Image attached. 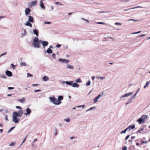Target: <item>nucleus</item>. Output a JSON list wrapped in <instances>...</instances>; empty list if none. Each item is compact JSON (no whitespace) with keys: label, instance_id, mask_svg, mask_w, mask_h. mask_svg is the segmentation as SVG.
Returning <instances> with one entry per match:
<instances>
[{"label":"nucleus","instance_id":"nucleus-1","mask_svg":"<svg viewBox=\"0 0 150 150\" xmlns=\"http://www.w3.org/2000/svg\"><path fill=\"white\" fill-rule=\"evenodd\" d=\"M40 40H39L37 37H35L33 40V42L32 43L34 47L36 48H40Z\"/></svg>","mask_w":150,"mask_h":150},{"label":"nucleus","instance_id":"nucleus-2","mask_svg":"<svg viewBox=\"0 0 150 150\" xmlns=\"http://www.w3.org/2000/svg\"><path fill=\"white\" fill-rule=\"evenodd\" d=\"M49 99L50 100V101L53 103L54 104L56 105H59L58 104V100L56 98L54 97H50Z\"/></svg>","mask_w":150,"mask_h":150},{"label":"nucleus","instance_id":"nucleus-3","mask_svg":"<svg viewBox=\"0 0 150 150\" xmlns=\"http://www.w3.org/2000/svg\"><path fill=\"white\" fill-rule=\"evenodd\" d=\"M17 116L13 113L12 115L13 121L15 123H17L20 120V119L17 117Z\"/></svg>","mask_w":150,"mask_h":150},{"label":"nucleus","instance_id":"nucleus-4","mask_svg":"<svg viewBox=\"0 0 150 150\" xmlns=\"http://www.w3.org/2000/svg\"><path fill=\"white\" fill-rule=\"evenodd\" d=\"M23 112L22 110H19L18 112H14L13 113L15 115H16L17 117H20L23 115Z\"/></svg>","mask_w":150,"mask_h":150},{"label":"nucleus","instance_id":"nucleus-5","mask_svg":"<svg viewBox=\"0 0 150 150\" xmlns=\"http://www.w3.org/2000/svg\"><path fill=\"white\" fill-rule=\"evenodd\" d=\"M37 4V0L33 1L29 4V6L30 7H32L34 6Z\"/></svg>","mask_w":150,"mask_h":150},{"label":"nucleus","instance_id":"nucleus-6","mask_svg":"<svg viewBox=\"0 0 150 150\" xmlns=\"http://www.w3.org/2000/svg\"><path fill=\"white\" fill-rule=\"evenodd\" d=\"M40 43L43 47L45 48L48 45V42L47 41L40 40Z\"/></svg>","mask_w":150,"mask_h":150},{"label":"nucleus","instance_id":"nucleus-7","mask_svg":"<svg viewBox=\"0 0 150 150\" xmlns=\"http://www.w3.org/2000/svg\"><path fill=\"white\" fill-rule=\"evenodd\" d=\"M134 97L132 96L130 98H129L127 102L125 103L126 105H127L130 104L133 102V100L134 99Z\"/></svg>","mask_w":150,"mask_h":150},{"label":"nucleus","instance_id":"nucleus-8","mask_svg":"<svg viewBox=\"0 0 150 150\" xmlns=\"http://www.w3.org/2000/svg\"><path fill=\"white\" fill-rule=\"evenodd\" d=\"M58 61L60 62L66 64H67L69 62V60H68L61 58L59 59Z\"/></svg>","mask_w":150,"mask_h":150},{"label":"nucleus","instance_id":"nucleus-9","mask_svg":"<svg viewBox=\"0 0 150 150\" xmlns=\"http://www.w3.org/2000/svg\"><path fill=\"white\" fill-rule=\"evenodd\" d=\"M132 94H133L132 92H129V93H127L125 94L124 95L122 96H121V97H120V99H121L123 98L128 97L129 96L132 95Z\"/></svg>","mask_w":150,"mask_h":150},{"label":"nucleus","instance_id":"nucleus-10","mask_svg":"<svg viewBox=\"0 0 150 150\" xmlns=\"http://www.w3.org/2000/svg\"><path fill=\"white\" fill-rule=\"evenodd\" d=\"M27 35V32L26 30L24 29H23L22 30V33L21 34V37L23 38Z\"/></svg>","mask_w":150,"mask_h":150},{"label":"nucleus","instance_id":"nucleus-11","mask_svg":"<svg viewBox=\"0 0 150 150\" xmlns=\"http://www.w3.org/2000/svg\"><path fill=\"white\" fill-rule=\"evenodd\" d=\"M31 9L29 8H25V15L27 16L30 14V12H31Z\"/></svg>","mask_w":150,"mask_h":150},{"label":"nucleus","instance_id":"nucleus-12","mask_svg":"<svg viewBox=\"0 0 150 150\" xmlns=\"http://www.w3.org/2000/svg\"><path fill=\"white\" fill-rule=\"evenodd\" d=\"M6 75L8 76L11 77L13 76L12 72L8 70H6L5 72Z\"/></svg>","mask_w":150,"mask_h":150},{"label":"nucleus","instance_id":"nucleus-13","mask_svg":"<svg viewBox=\"0 0 150 150\" xmlns=\"http://www.w3.org/2000/svg\"><path fill=\"white\" fill-rule=\"evenodd\" d=\"M26 113H24V115H27L30 114L31 112V110L28 108H26Z\"/></svg>","mask_w":150,"mask_h":150},{"label":"nucleus","instance_id":"nucleus-14","mask_svg":"<svg viewBox=\"0 0 150 150\" xmlns=\"http://www.w3.org/2000/svg\"><path fill=\"white\" fill-rule=\"evenodd\" d=\"M103 94V93H102V94H100L98 96H97L95 99H94V103H96L98 101V99Z\"/></svg>","mask_w":150,"mask_h":150},{"label":"nucleus","instance_id":"nucleus-15","mask_svg":"<svg viewBox=\"0 0 150 150\" xmlns=\"http://www.w3.org/2000/svg\"><path fill=\"white\" fill-rule=\"evenodd\" d=\"M57 99L58 100V104L60 105L62 103L61 101L63 99V97L62 96H60L58 97Z\"/></svg>","mask_w":150,"mask_h":150},{"label":"nucleus","instance_id":"nucleus-16","mask_svg":"<svg viewBox=\"0 0 150 150\" xmlns=\"http://www.w3.org/2000/svg\"><path fill=\"white\" fill-rule=\"evenodd\" d=\"M40 5L41 8L43 10H45V6H44V4L42 1H40Z\"/></svg>","mask_w":150,"mask_h":150},{"label":"nucleus","instance_id":"nucleus-17","mask_svg":"<svg viewBox=\"0 0 150 150\" xmlns=\"http://www.w3.org/2000/svg\"><path fill=\"white\" fill-rule=\"evenodd\" d=\"M28 21L31 23L33 22V18L32 16H28Z\"/></svg>","mask_w":150,"mask_h":150},{"label":"nucleus","instance_id":"nucleus-18","mask_svg":"<svg viewBox=\"0 0 150 150\" xmlns=\"http://www.w3.org/2000/svg\"><path fill=\"white\" fill-rule=\"evenodd\" d=\"M137 121L138 122L139 124L143 123L144 122V120H143L141 117L137 120Z\"/></svg>","mask_w":150,"mask_h":150},{"label":"nucleus","instance_id":"nucleus-19","mask_svg":"<svg viewBox=\"0 0 150 150\" xmlns=\"http://www.w3.org/2000/svg\"><path fill=\"white\" fill-rule=\"evenodd\" d=\"M66 67L68 69H69L71 70L74 69V67L71 64H68L66 66Z\"/></svg>","mask_w":150,"mask_h":150},{"label":"nucleus","instance_id":"nucleus-20","mask_svg":"<svg viewBox=\"0 0 150 150\" xmlns=\"http://www.w3.org/2000/svg\"><path fill=\"white\" fill-rule=\"evenodd\" d=\"M72 87L74 88H79V84L76 83H73Z\"/></svg>","mask_w":150,"mask_h":150},{"label":"nucleus","instance_id":"nucleus-21","mask_svg":"<svg viewBox=\"0 0 150 150\" xmlns=\"http://www.w3.org/2000/svg\"><path fill=\"white\" fill-rule=\"evenodd\" d=\"M135 128V125H130L128 127L129 131H130L131 129H133Z\"/></svg>","mask_w":150,"mask_h":150},{"label":"nucleus","instance_id":"nucleus-22","mask_svg":"<svg viewBox=\"0 0 150 150\" xmlns=\"http://www.w3.org/2000/svg\"><path fill=\"white\" fill-rule=\"evenodd\" d=\"M142 8L143 7H142V6H137V7H133V8H129L128 9H125V11H127L128 10H129L132 9H135V8Z\"/></svg>","mask_w":150,"mask_h":150},{"label":"nucleus","instance_id":"nucleus-23","mask_svg":"<svg viewBox=\"0 0 150 150\" xmlns=\"http://www.w3.org/2000/svg\"><path fill=\"white\" fill-rule=\"evenodd\" d=\"M17 100L19 101L21 103H24L25 101V98H23L21 99H17Z\"/></svg>","mask_w":150,"mask_h":150},{"label":"nucleus","instance_id":"nucleus-24","mask_svg":"<svg viewBox=\"0 0 150 150\" xmlns=\"http://www.w3.org/2000/svg\"><path fill=\"white\" fill-rule=\"evenodd\" d=\"M141 118L143 120H144V122H145L146 119L147 118V115H143L141 116Z\"/></svg>","mask_w":150,"mask_h":150},{"label":"nucleus","instance_id":"nucleus-25","mask_svg":"<svg viewBox=\"0 0 150 150\" xmlns=\"http://www.w3.org/2000/svg\"><path fill=\"white\" fill-rule=\"evenodd\" d=\"M73 83V81H67V82H66V84L70 86H72Z\"/></svg>","mask_w":150,"mask_h":150},{"label":"nucleus","instance_id":"nucleus-26","mask_svg":"<svg viewBox=\"0 0 150 150\" xmlns=\"http://www.w3.org/2000/svg\"><path fill=\"white\" fill-rule=\"evenodd\" d=\"M42 80L45 81H47L49 80V77L47 76H44L42 78Z\"/></svg>","mask_w":150,"mask_h":150},{"label":"nucleus","instance_id":"nucleus-27","mask_svg":"<svg viewBox=\"0 0 150 150\" xmlns=\"http://www.w3.org/2000/svg\"><path fill=\"white\" fill-rule=\"evenodd\" d=\"M31 22H26L25 23V25L26 26H28L30 27H32V24L31 23Z\"/></svg>","mask_w":150,"mask_h":150},{"label":"nucleus","instance_id":"nucleus-28","mask_svg":"<svg viewBox=\"0 0 150 150\" xmlns=\"http://www.w3.org/2000/svg\"><path fill=\"white\" fill-rule=\"evenodd\" d=\"M33 33L35 34L37 36V37L38 36V30L36 29H34L33 30Z\"/></svg>","mask_w":150,"mask_h":150},{"label":"nucleus","instance_id":"nucleus-29","mask_svg":"<svg viewBox=\"0 0 150 150\" xmlns=\"http://www.w3.org/2000/svg\"><path fill=\"white\" fill-rule=\"evenodd\" d=\"M46 52L48 54H51L52 52V50L51 49L48 48Z\"/></svg>","mask_w":150,"mask_h":150},{"label":"nucleus","instance_id":"nucleus-30","mask_svg":"<svg viewBox=\"0 0 150 150\" xmlns=\"http://www.w3.org/2000/svg\"><path fill=\"white\" fill-rule=\"evenodd\" d=\"M75 82L76 83H81V80L80 78H78L75 81Z\"/></svg>","mask_w":150,"mask_h":150},{"label":"nucleus","instance_id":"nucleus-31","mask_svg":"<svg viewBox=\"0 0 150 150\" xmlns=\"http://www.w3.org/2000/svg\"><path fill=\"white\" fill-rule=\"evenodd\" d=\"M150 81H147L146 82V85L144 86V88H146L148 86V85L150 84Z\"/></svg>","mask_w":150,"mask_h":150},{"label":"nucleus","instance_id":"nucleus-32","mask_svg":"<svg viewBox=\"0 0 150 150\" xmlns=\"http://www.w3.org/2000/svg\"><path fill=\"white\" fill-rule=\"evenodd\" d=\"M143 130H144V127H142L139 129L138 131H137V133H141V131H143Z\"/></svg>","mask_w":150,"mask_h":150},{"label":"nucleus","instance_id":"nucleus-33","mask_svg":"<svg viewBox=\"0 0 150 150\" xmlns=\"http://www.w3.org/2000/svg\"><path fill=\"white\" fill-rule=\"evenodd\" d=\"M15 126L12 127L7 131V133H10L12 131V130H13L15 128Z\"/></svg>","mask_w":150,"mask_h":150},{"label":"nucleus","instance_id":"nucleus-34","mask_svg":"<svg viewBox=\"0 0 150 150\" xmlns=\"http://www.w3.org/2000/svg\"><path fill=\"white\" fill-rule=\"evenodd\" d=\"M96 109V107L95 106L94 107H91V108H89V109L87 110H86V112H88V111H89V110H95Z\"/></svg>","mask_w":150,"mask_h":150},{"label":"nucleus","instance_id":"nucleus-35","mask_svg":"<svg viewBox=\"0 0 150 150\" xmlns=\"http://www.w3.org/2000/svg\"><path fill=\"white\" fill-rule=\"evenodd\" d=\"M20 64L22 66H26V64L25 62H22L20 63Z\"/></svg>","mask_w":150,"mask_h":150},{"label":"nucleus","instance_id":"nucleus-36","mask_svg":"<svg viewBox=\"0 0 150 150\" xmlns=\"http://www.w3.org/2000/svg\"><path fill=\"white\" fill-rule=\"evenodd\" d=\"M140 88H138L137 89V91L136 92L135 94L133 96H134V97H135V96L137 95V93L139 92V91H140Z\"/></svg>","mask_w":150,"mask_h":150},{"label":"nucleus","instance_id":"nucleus-37","mask_svg":"<svg viewBox=\"0 0 150 150\" xmlns=\"http://www.w3.org/2000/svg\"><path fill=\"white\" fill-rule=\"evenodd\" d=\"M115 25H121L122 24L121 23L119 22H116L115 23Z\"/></svg>","mask_w":150,"mask_h":150},{"label":"nucleus","instance_id":"nucleus-38","mask_svg":"<svg viewBox=\"0 0 150 150\" xmlns=\"http://www.w3.org/2000/svg\"><path fill=\"white\" fill-rule=\"evenodd\" d=\"M91 81L89 80L86 83V85L87 86H89L91 84Z\"/></svg>","mask_w":150,"mask_h":150},{"label":"nucleus","instance_id":"nucleus-39","mask_svg":"<svg viewBox=\"0 0 150 150\" xmlns=\"http://www.w3.org/2000/svg\"><path fill=\"white\" fill-rule=\"evenodd\" d=\"M55 4H57L59 5H62V4L60 2H55Z\"/></svg>","mask_w":150,"mask_h":150},{"label":"nucleus","instance_id":"nucleus-40","mask_svg":"<svg viewBox=\"0 0 150 150\" xmlns=\"http://www.w3.org/2000/svg\"><path fill=\"white\" fill-rule=\"evenodd\" d=\"M15 144V142H12L11 144H10L9 146H13Z\"/></svg>","mask_w":150,"mask_h":150},{"label":"nucleus","instance_id":"nucleus-41","mask_svg":"<svg viewBox=\"0 0 150 150\" xmlns=\"http://www.w3.org/2000/svg\"><path fill=\"white\" fill-rule=\"evenodd\" d=\"M64 120L66 122H68L70 121V119L69 118H68L67 119H64Z\"/></svg>","mask_w":150,"mask_h":150},{"label":"nucleus","instance_id":"nucleus-42","mask_svg":"<svg viewBox=\"0 0 150 150\" xmlns=\"http://www.w3.org/2000/svg\"><path fill=\"white\" fill-rule=\"evenodd\" d=\"M130 0H121V1L123 2H128L130 1Z\"/></svg>","mask_w":150,"mask_h":150},{"label":"nucleus","instance_id":"nucleus-43","mask_svg":"<svg viewBox=\"0 0 150 150\" xmlns=\"http://www.w3.org/2000/svg\"><path fill=\"white\" fill-rule=\"evenodd\" d=\"M11 65L13 69V70L14 69H15V66L14 65V64H13L12 63L11 64Z\"/></svg>","mask_w":150,"mask_h":150},{"label":"nucleus","instance_id":"nucleus-44","mask_svg":"<svg viewBox=\"0 0 150 150\" xmlns=\"http://www.w3.org/2000/svg\"><path fill=\"white\" fill-rule=\"evenodd\" d=\"M141 143L140 144L141 145H142L144 143H147V141H144L143 140H141Z\"/></svg>","mask_w":150,"mask_h":150},{"label":"nucleus","instance_id":"nucleus-45","mask_svg":"<svg viewBox=\"0 0 150 150\" xmlns=\"http://www.w3.org/2000/svg\"><path fill=\"white\" fill-rule=\"evenodd\" d=\"M76 107L77 108H80V107H82V108H83L84 107V105H79L78 106H76Z\"/></svg>","mask_w":150,"mask_h":150},{"label":"nucleus","instance_id":"nucleus-46","mask_svg":"<svg viewBox=\"0 0 150 150\" xmlns=\"http://www.w3.org/2000/svg\"><path fill=\"white\" fill-rule=\"evenodd\" d=\"M109 12V11H99V12L100 13H108Z\"/></svg>","mask_w":150,"mask_h":150},{"label":"nucleus","instance_id":"nucleus-47","mask_svg":"<svg viewBox=\"0 0 150 150\" xmlns=\"http://www.w3.org/2000/svg\"><path fill=\"white\" fill-rule=\"evenodd\" d=\"M97 24H106L104 22H97Z\"/></svg>","mask_w":150,"mask_h":150},{"label":"nucleus","instance_id":"nucleus-48","mask_svg":"<svg viewBox=\"0 0 150 150\" xmlns=\"http://www.w3.org/2000/svg\"><path fill=\"white\" fill-rule=\"evenodd\" d=\"M7 53V52H6L4 53H2L0 55V57H1V56H4V55H5Z\"/></svg>","mask_w":150,"mask_h":150},{"label":"nucleus","instance_id":"nucleus-49","mask_svg":"<svg viewBox=\"0 0 150 150\" xmlns=\"http://www.w3.org/2000/svg\"><path fill=\"white\" fill-rule=\"evenodd\" d=\"M127 147L126 146H124L122 148V150H127Z\"/></svg>","mask_w":150,"mask_h":150},{"label":"nucleus","instance_id":"nucleus-50","mask_svg":"<svg viewBox=\"0 0 150 150\" xmlns=\"http://www.w3.org/2000/svg\"><path fill=\"white\" fill-rule=\"evenodd\" d=\"M14 88V87H8V90H12Z\"/></svg>","mask_w":150,"mask_h":150},{"label":"nucleus","instance_id":"nucleus-51","mask_svg":"<svg viewBox=\"0 0 150 150\" xmlns=\"http://www.w3.org/2000/svg\"><path fill=\"white\" fill-rule=\"evenodd\" d=\"M27 75H28V76H27V77H28L29 76L30 77H32V76H33V75H32L31 74H29V73H27Z\"/></svg>","mask_w":150,"mask_h":150},{"label":"nucleus","instance_id":"nucleus-52","mask_svg":"<svg viewBox=\"0 0 150 150\" xmlns=\"http://www.w3.org/2000/svg\"><path fill=\"white\" fill-rule=\"evenodd\" d=\"M51 23L50 22H45L44 23L45 24H50Z\"/></svg>","mask_w":150,"mask_h":150},{"label":"nucleus","instance_id":"nucleus-53","mask_svg":"<svg viewBox=\"0 0 150 150\" xmlns=\"http://www.w3.org/2000/svg\"><path fill=\"white\" fill-rule=\"evenodd\" d=\"M76 137L74 136L71 137H70V139L72 140L74 139H75Z\"/></svg>","mask_w":150,"mask_h":150},{"label":"nucleus","instance_id":"nucleus-54","mask_svg":"<svg viewBox=\"0 0 150 150\" xmlns=\"http://www.w3.org/2000/svg\"><path fill=\"white\" fill-rule=\"evenodd\" d=\"M61 46V45H60V44H58V45H56L55 46V47H57V48H59Z\"/></svg>","mask_w":150,"mask_h":150},{"label":"nucleus","instance_id":"nucleus-55","mask_svg":"<svg viewBox=\"0 0 150 150\" xmlns=\"http://www.w3.org/2000/svg\"><path fill=\"white\" fill-rule=\"evenodd\" d=\"M52 57L53 58L55 59V54L54 53H53L52 55Z\"/></svg>","mask_w":150,"mask_h":150},{"label":"nucleus","instance_id":"nucleus-56","mask_svg":"<svg viewBox=\"0 0 150 150\" xmlns=\"http://www.w3.org/2000/svg\"><path fill=\"white\" fill-rule=\"evenodd\" d=\"M1 76L3 78H4V79H6V76L4 75V74H3V75H1Z\"/></svg>","mask_w":150,"mask_h":150},{"label":"nucleus","instance_id":"nucleus-57","mask_svg":"<svg viewBox=\"0 0 150 150\" xmlns=\"http://www.w3.org/2000/svg\"><path fill=\"white\" fill-rule=\"evenodd\" d=\"M129 137H130V135H127L126 137V138H125V140H127V139H128V138Z\"/></svg>","mask_w":150,"mask_h":150},{"label":"nucleus","instance_id":"nucleus-58","mask_svg":"<svg viewBox=\"0 0 150 150\" xmlns=\"http://www.w3.org/2000/svg\"><path fill=\"white\" fill-rule=\"evenodd\" d=\"M126 132L125 131V130H124L123 131H122L121 132L120 134H122L123 133H125Z\"/></svg>","mask_w":150,"mask_h":150},{"label":"nucleus","instance_id":"nucleus-59","mask_svg":"<svg viewBox=\"0 0 150 150\" xmlns=\"http://www.w3.org/2000/svg\"><path fill=\"white\" fill-rule=\"evenodd\" d=\"M7 115H5V119L6 120V121H8V118H7Z\"/></svg>","mask_w":150,"mask_h":150},{"label":"nucleus","instance_id":"nucleus-60","mask_svg":"<svg viewBox=\"0 0 150 150\" xmlns=\"http://www.w3.org/2000/svg\"><path fill=\"white\" fill-rule=\"evenodd\" d=\"M4 113H8V110H7V109L4 110Z\"/></svg>","mask_w":150,"mask_h":150},{"label":"nucleus","instance_id":"nucleus-61","mask_svg":"<svg viewBox=\"0 0 150 150\" xmlns=\"http://www.w3.org/2000/svg\"><path fill=\"white\" fill-rule=\"evenodd\" d=\"M13 4H14V5H15V6H17V5L18 4V3H17L16 2V1H14L13 2Z\"/></svg>","mask_w":150,"mask_h":150},{"label":"nucleus","instance_id":"nucleus-62","mask_svg":"<svg viewBox=\"0 0 150 150\" xmlns=\"http://www.w3.org/2000/svg\"><path fill=\"white\" fill-rule=\"evenodd\" d=\"M16 108L19 109H22V108L19 106H16Z\"/></svg>","mask_w":150,"mask_h":150},{"label":"nucleus","instance_id":"nucleus-63","mask_svg":"<svg viewBox=\"0 0 150 150\" xmlns=\"http://www.w3.org/2000/svg\"><path fill=\"white\" fill-rule=\"evenodd\" d=\"M41 91V90H34V92H40Z\"/></svg>","mask_w":150,"mask_h":150},{"label":"nucleus","instance_id":"nucleus-64","mask_svg":"<svg viewBox=\"0 0 150 150\" xmlns=\"http://www.w3.org/2000/svg\"><path fill=\"white\" fill-rule=\"evenodd\" d=\"M145 34H142V35H139L138 37H144V36H145Z\"/></svg>","mask_w":150,"mask_h":150}]
</instances>
